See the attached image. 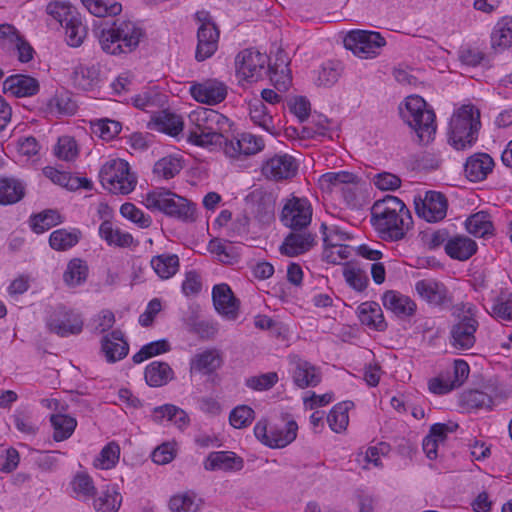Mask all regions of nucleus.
Here are the masks:
<instances>
[{"mask_svg":"<svg viewBox=\"0 0 512 512\" xmlns=\"http://www.w3.org/2000/svg\"><path fill=\"white\" fill-rule=\"evenodd\" d=\"M169 136L180 140L186 138L188 143L202 148L213 149L224 145V152L231 158L241 155H254L264 149V141L261 137L251 133H243L240 138L228 140L223 134L215 130H160Z\"/></svg>","mask_w":512,"mask_h":512,"instance_id":"nucleus-1","label":"nucleus"},{"mask_svg":"<svg viewBox=\"0 0 512 512\" xmlns=\"http://www.w3.org/2000/svg\"><path fill=\"white\" fill-rule=\"evenodd\" d=\"M371 223L381 239L396 242L405 237L413 220L401 199L387 195L372 206Z\"/></svg>","mask_w":512,"mask_h":512,"instance_id":"nucleus-2","label":"nucleus"},{"mask_svg":"<svg viewBox=\"0 0 512 512\" xmlns=\"http://www.w3.org/2000/svg\"><path fill=\"white\" fill-rule=\"evenodd\" d=\"M101 49L113 56L135 51L145 36L143 28L131 20H115L94 31Z\"/></svg>","mask_w":512,"mask_h":512,"instance_id":"nucleus-3","label":"nucleus"},{"mask_svg":"<svg viewBox=\"0 0 512 512\" xmlns=\"http://www.w3.org/2000/svg\"><path fill=\"white\" fill-rule=\"evenodd\" d=\"M145 206L151 211H159L182 222L196 219V206L188 199L164 188H157L146 194Z\"/></svg>","mask_w":512,"mask_h":512,"instance_id":"nucleus-4","label":"nucleus"},{"mask_svg":"<svg viewBox=\"0 0 512 512\" xmlns=\"http://www.w3.org/2000/svg\"><path fill=\"white\" fill-rule=\"evenodd\" d=\"M99 177L103 187L113 194H129L137 183L129 163L123 159L107 161L100 169Z\"/></svg>","mask_w":512,"mask_h":512,"instance_id":"nucleus-5","label":"nucleus"},{"mask_svg":"<svg viewBox=\"0 0 512 512\" xmlns=\"http://www.w3.org/2000/svg\"><path fill=\"white\" fill-rule=\"evenodd\" d=\"M47 9L64 28L67 44L79 47L86 38L87 28L77 11L69 5L60 3L49 4Z\"/></svg>","mask_w":512,"mask_h":512,"instance_id":"nucleus-6","label":"nucleus"},{"mask_svg":"<svg viewBox=\"0 0 512 512\" xmlns=\"http://www.w3.org/2000/svg\"><path fill=\"white\" fill-rule=\"evenodd\" d=\"M268 56L253 49L239 52L235 58L236 77L242 84L260 81L267 73Z\"/></svg>","mask_w":512,"mask_h":512,"instance_id":"nucleus-7","label":"nucleus"},{"mask_svg":"<svg viewBox=\"0 0 512 512\" xmlns=\"http://www.w3.org/2000/svg\"><path fill=\"white\" fill-rule=\"evenodd\" d=\"M344 47L362 59L374 58L380 54L386 45L384 37L379 32L367 30H352L343 40Z\"/></svg>","mask_w":512,"mask_h":512,"instance_id":"nucleus-8","label":"nucleus"},{"mask_svg":"<svg viewBox=\"0 0 512 512\" xmlns=\"http://www.w3.org/2000/svg\"><path fill=\"white\" fill-rule=\"evenodd\" d=\"M399 113L410 128H435L434 110L418 95L406 97L399 106Z\"/></svg>","mask_w":512,"mask_h":512,"instance_id":"nucleus-9","label":"nucleus"},{"mask_svg":"<svg viewBox=\"0 0 512 512\" xmlns=\"http://www.w3.org/2000/svg\"><path fill=\"white\" fill-rule=\"evenodd\" d=\"M199 24L197 31V47L195 58L201 62L210 58L218 48L219 30L212 21L210 14L206 11H199L195 15Z\"/></svg>","mask_w":512,"mask_h":512,"instance_id":"nucleus-10","label":"nucleus"},{"mask_svg":"<svg viewBox=\"0 0 512 512\" xmlns=\"http://www.w3.org/2000/svg\"><path fill=\"white\" fill-rule=\"evenodd\" d=\"M46 325L50 332L60 337L77 335L83 329L82 316L64 306L56 307L47 318Z\"/></svg>","mask_w":512,"mask_h":512,"instance_id":"nucleus-11","label":"nucleus"},{"mask_svg":"<svg viewBox=\"0 0 512 512\" xmlns=\"http://www.w3.org/2000/svg\"><path fill=\"white\" fill-rule=\"evenodd\" d=\"M281 222L293 231L306 228L312 219V207L306 198L293 196L288 199L281 211Z\"/></svg>","mask_w":512,"mask_h":512,"instance_id":"nucleus-12","label":"nucleus"},{"mask_svg":"<svg viewBox=\"0 0 512 512\" xmlns=\"http://www.w3.org/2000/svg\"><path fill=\"white\" fill-rule=\"evenodd\" d=\"M414 205L417 216L429 223L443 220L448 209L446 196L437 191H427L424 198H415Z\"/></svg>","mask_w":512,"mask_h":512,"instance_id":"nucleus-13","label":"nucleus"},{"mask_svg":"<svg viewBox=\"0 0 512 512\" xmlns=\"http://www.w3.org/2000/svg\"><path fill=\"white\" fill-rule=\"evenodd\" d=\"M478 320L472 315H463L450 329V345L459 351L471 349L476 342Z\"/></svg>","mask_w":512,"mask_h":512,"instance_id":"nucleus-14","label":"nucleus"},{"mask_svg":"<svg viewBox=\"0 0 512 512\" xmlns=\"http://www.w3.org/2000/svg\"><path fill=\"white\" fill-rule=\"evenodd\" d=\"M297 160L289 154H276L263 162L262 175L269 180L282 181L293 178L298 172Z\"/></svg>","mask_w":512,"mask_h":512,"instance_id":"nucleus-15","label":"nucleus"},{"mask_svg":"<svg viewBox=\"0 0 512 512\" xmlns=\"http://www.w3.org/2000/svg\"><path fill=\"white\" fill-rule=\"evenodd\" d=\"M414 289L420 299L433 307H445L451 304L450 293L444 283L433 279L416 281Z\"/></svg>","mask_w":512,"mask_h":512,"instance_id":"nucleus-16","label":"nucleus"},{"mask_svg":"<svg viewBox=\"0 0 512 512\" xmlns=\"http://www.w3.org/2000/svg\"><path fill=\"white\" fill-rule=\"evenodd\" d=\"M224 364L223 354L216 348H208L195 353L189 361L190 374L210 376Z\"/></svg>","mask_w":512,"mask_h":512,"instance_id":"nucleus-17","label":"nucleus"},{"mask_svg":"<svg viewBox=\"0 0 512 512\" xmlns=\"http://www.w3.org/2000/svg\"><path fill=\"white\" fill-rule=\"evenodd\" d=\"M212 301L215 310L227 320H235L239 315L240 302L226 283L212 288Z\"/></svg>","mask_w":512,"mask_h":512,"instance_id":"nucleus-18","label":"nucleus"},{"mask_svg":"<svg viewBox=\"0 0 512 512\" xmlns=\"http://www.w3.org/2000/svg\"><path fill=\"white\" fill-rule=\"evenodd\" d=\"M189 91L197 102L209 105L218 104L227 96V86L217 79H208L201 83L194 82Z\"/></svg>","mask_w":512,"mask_h":512,"instance_id":"nucleus-19","label":"nucleus"},{"mask_svg":"<svg viewBox=\"0 0 512 512\" xmlns=\"http://www.w3.org/2000/svg\"><path fill=\"white\" fill-rule=\"evenodd\" d=\"M290 363L292 380L298 388L315 387L321 382L319 369L310 362L295 356Z\"/></svg>","mask_w":512,"mask_h":512,"instance_id":"nucleus-20","label":"nucleus"},{"mask_svg":"<svg viewBox=\"0 0 512 512\" xmlns=\"http://www.w3.org/2000/svg\"><path fill=\"white\" fill-rule=\"evenodd\" d=\"M101 352L108 363H116L128 355L129 344L121 330H113L102 337Z\"/></svg>","mask_w":512,"mask_h":512,"instance_id":"nucleus-21","label":"nucleus"},{"mask_svg":"<svg viewBox=\"0 0 512 512\" xmlns=\"http://www.w3.org/2000/svg\"><path fill=\"white\" fill-rule=\"evenodd\" d=\"M494 166V160L489 154L478 152L466 159L464 173L470 182H481L492 173Z\"/></svg>","mask_w":512,"mask_h":512,"instance_id":"nucleus-22","label":"nucleus"},{"mask_svg":"<svg viewBox=\"0 0 512 512\" xmlns=\"http://www.w3.org/2000/svg\"><path fill=\"white\" fill-rule=\"evenodd\" d=\"M383 306L399 318H408L416 313L415 301L395 290H388L382 296Z\"/></svg>","mask_w":512,"mask_h":512,"instance_id":"nucleus-23","label":"nucleus"},{"mask_svg":"<svg viewBox=\"0 0 512 512\" xmlns=\"http://www.w3.org/2000/svg\"><path fill=\"white\" fill-rule=\"evenodd\" d=\"M289 57L283 51H278L273 64L269 66V76L275 89L285 93L292 83L291 71L289 69Z\"/></svg>","mask_w":512,"mask_h":512,"instance_id":"nucleus-24","label":"nucleus"},{"mask_svg":"<svg viewBox=\"0 0 512 512\" xmlns=\"http://www.w3.org/2000/svg\"><path fill=\"white\" fill-rule=\"evenodd\" d=\"M243 467L244 460L231 451L211 452L204 462V468L207 471L236 472L242 470Z\"/></svg>","mask_w":512,"mask_h":512,"instance_id":"nucleus-25","label":"nucleus"},{"mask_svg":"<svg viewBox=\"0 0 512 512\" xmlns=\"http://www.w3.org/2000/svg\"><path fill=\"white\" fill-rule=\"evenodd\" d=\"M73 85L83 91L93 90L100 81V67L97 64L79 63L73 69Z\"/></svg>","mask_w":512,"mask_h":512,"instance_id":"nucleus-26","label":"nucleus"},{"mask_svg":"<svg viewBox=\"0 0 512 512\" xmlns=\"http://www.w3.org/2000/svg\"><path fill=\"white\" fill-rule=\"evenodd\" d=\"M315 243V235L311 233L291 232L280 246V252L283 255L295 257L309 251Z\"/></svg>","mask_w":512,"mask_h":512,"instance_id":"nucleus-27","label":"nucleus"},{"mask_svg":"<svg viewBox=\"0 0 512 512\" xmlns=\"http://www.w3.org/2000/svg\"><path fill=\"white\" fill-rule=\"evenodd\" d=\"M3 88L16 97H29L39 91V82L34 77L18 74L8 77L3 83Z\"/></svg>","mask_w":512,"mask_h":512,"instance_id":"nucleus-28","label":"nucleus"},{"mask_svg":"<svg viewBox=\"0 0 512 512\" xmlns=\"http://www.w3.org/2000/svg\"><path fill=\"white\" fill-rule=\"evenodd\" d=\"M358 318L361 324L376 331H384L387 323L380 305L373 301L361 303L357 308Z\"/></svg>","mask_w":512,"mask_h":512,"instance_id":"nucleus-29","label":"nucleus"},{"mask_svg":"<svg viewBox=\"0 0 512 512\" xmlns=\"http://www.w3.org/2000/svg\"><path fill=\"white\" fill-rule=\"evenodd\" d=\"M190 120L199 129L230 126L229 119L226 116L210 108H199L190 115Z\"/></svg>","mask_w":512,"mask_h":512,"instance_id":"nucleus-30","label":"nucleus"},{"mask_svg":"<svg viewBox=\"0 0 512 512\" xmlns=\"http://www.w3.org/2000/svg\"><path fill=\"white\" fill-rule=\"evenodd\" d=\"M477 251V244L466 236H455L445 244V252L452 259L465 261L472 257Z\"/></svg>","mask_w":512,"mask_h":512,"instance_id":"nucleus-31","label":"nucleus"},{"mask_svg":"<svg viewBox=\"0 0 512 512\" xmlns=\"http://www.w3.org/2000/svg\"><path fill=\"white\" fill-rule=\"evenodd\" d=\"M480 126V110L472 104H464L457 108L450 118V128H478Z\"/></svg>","mask_w":512,"mask_h":512,"instance_id":"nucleus-32","label":"nucleus"},{"mask_svg":"<svg viewBox=\"0 0 512 512\" xmlns=\"http://www.w3.org/2000/svg\"><path fill=\"white\" fill-rule=\"evenodd\" d=\"M99 235L109 246L126 248L133 244V236L105 220L99 226Z\"/></svg>","mask_w":512,"mask_h":512,"instance_id":"nucleus-33","label":"nucleus"},{"mask_svg":"<svg viewBox=\"0 0 512 512\" xmlns=\"http://www.w3.org/2000/svg\"><path fill=\"white\" fill-rule=\"evenodd\" d=\"M146 383L151 387H161L174 378V371L163 361H153L145 368Z\"/></svg>","mask_w":512,"mask_h":512,"instance_id":"nucleus-34","label":"nucleus"},{"mask_svg":"<svg viewBox=\"0 0 512 512\" xmlns=\"http://www.w3.org/2000/svg\"><path fill=\"white\" fill-rule=\"evenodd\" d=\"M82 233L77 228L54 230L49 236V245L55 251H67L76 246Z\"/></svg>","mask_w":512,"mask_h":512,"instance_id":"nucleus-35","label":"nucleus"},{"mask_svg":"<svg viewBox=\"0 0 512 512\" xmlns=\"http://www.w3.org/2000/svg\"><path fill=\"white\" fill-rule=\"evenodd\" d=\"M25 195V185L16 178H0V205L19 202Z\"/></svg>","mask_w":512,"mask_h":512,"instance_id":"nucleus-36","label":"nucleus"},{"mask_svg":"<svg viewBox=\"0 0 512 512\" xmlns=\"http://www.w3.org/2000/svg\"><path fill=\"white\" fill-rule=\"evenodd\" d=\"M64 222V217L55 209H46L30 216L29 224L33 232L44 233Z\"/></svg>","mask_w":512,"mask_h":512,"instance_id":"nucleus-37","label":"nucleus"},{"mask_svg":"<svg viewBox=\"0 0 512 512\" xmlns=\"http://www.w3.org/2000/svg\"><path fill=\"white\" fill-rule=\"evenodd\" d=\"M298 426L295 421H289L282 427H270V441L267 446L270 448H283L295 440Z\"/></svg>","mask_w":512,"mask_h":512,"instance_id":"nucleus-38","label":"nucleus"},{"mask_svg":"<svg viewBox=\"0 0 512 512\" xmlns=\"http://www.w3.org/2000/svg\"><path fill=\"white\" fill-rule=\"evenodd\" d=\"M491 46L495 51H503L512 46V18L499 20L491 34Z\"/></svg>","mask_w":512,"mask_h":512,"instance_id":"nucleus-39","label":"nucleus"},{"mask_svg":"<svg viewBox=\"0 0 512 512\" xmlns=\"http://www.w3.org/2000/svg\"><path fill=\"white\" fill-rule=\"evenodd\" d=\"M122 503V496L115 485H106L101 494L94 500L97 512H117Z\"/></svg>","mask_w":512,"mask_h":512,"instance_id":"nucleus-40","label":"nucleus"},{"mask_svg":"<svg viewBox=\"0 0 512 512\" xmlns=\"http://www.w3.org/2000/svg\"><path fill=\"white\" fill-rule=\"evenodd\" d=\"M354 406L351 401L336 404L327 415V422L332 431L341 433L346 430L349 423V410Z\"/></svg>","mask_w":512,"mask_h":512,"instance_id":"nucleus-41","label":"nucleus"},{"mask_svg":"<svg viewBox=\"0 0 512 512\" xmlns=\"http://www.w3.org/2000/svg\"><path fill=\"white\" fill-rule=\"evenodd\" d=\"M150 264L161 279H169L178 271L179 258L175 254H161L154 256Z\"/></svg>","mask_w":512,"mask_h":512,"instance_id":"nucleus-42","label":"nucleus"},{"mask_svg":"<svg viewBox=\"0 0 512 512\" xmlns=\"http://www.w3.org/2000/svg\"><path fill=\"white\" fill-rule=\"evenodd\" d=\"M50 422L54 429L53 438L57 442L68 439L77 426L75 418L64 414L51 415Z\"/></svg>","mask_w":512,"mask_h":512,"instance_id":"nucleus-43","label":"nucleus"},{"mask_svg":"<svg viewBox=\"0 0 512 512\" xmlns=\"http://www.w3.org/2000/svg\"><path fill=\"white\" fill-rule=\"evenodd\" d=\"M460 404L468 412L479 409H490L493 399L490 395L479 390H470L462 394Z\"/></svg>","mask_w":512,"mask_h":512,"instance_id":"nucleus-44","label":"nucleus"},{"mask_svg":"<svg viewBox=\"0 0 512 512\" xmlns=\"http://www.w3.org/2000/svg\"><path fill=\"white\" fill-rule=\"evenodd\" d=\"M182 159L178 155H168L159 159L153 168L154 174L163 179H171L182 170Z\"/></svg>","mask_w":512,"mask_h":512,"instance_id":"nucleus-45","label":"nucleus"},{"mask_svg":"<svg viewBox=\"0 0 512 512\" xmlns=\"http://www.w3.org/2000/svg\"><path fill=\"white\" fill-rule=\"evenodd\" d=\"M87 276L88 266L85 261L74 258L68 262L63 279L68 286L75 287L84 283Z\"/></svg>","mask_w":512,"mask_h":512,"instance_id":"nucleus-46","label":"nucleus"},{"mask_svg":"<svg viewBox=\"0 0 512 512\" xmlns=\"http://www.w3.org/2000/svg\"><path fill=\"white\" fill-rule=\"evenodd\" d=\"M488 312L495 319L512 322V293L501 292L493 299Z\"/></svg>","mask_w":512,"mask_h":512,"instance_id":"nucleus-47","label":"nucleus"},{"mask_svg":"<svg viewBox=\"0 0 512 512\" xmlns=\"http://www.w3.org/2000/svg\"><path fill=\"white\" fill-rule=\"evenodd\" d=\"M467 231L475 237H485L492 233L493 225L489 215L485 212H478L466 220Z\"/></svg>","mask_w":512,"mask_h":512,"instance_id":"nucleus-48","label":"nucleus"},{"mask_svg":"<svg viewBox=\"0 0 512 512\" xmlns=\"http://www.w3.org/2000/svg\"><path fill=\"white\" fill-rule=\"evenodd\" d=\"M209 251L224 264H233L237 262L239 254L236 248L230 243L220 239H213L208 244Z\"/></svg>","mask_w":512,"mask_h":512,"instance_id":"nucleus-49","label":"nucleus"},{"mask_svg":"<svg viewBox=\"0 0 512 512\" xmlns=\"http://www.w3.org/2000/svg\"><path fill=\"white\" fill-rule=\"evenodd\" d=\"M320 182L322 185L326 184L330 190L338 192L343 186L359 182V178L348 171L327 172L321 176Z\"/></svg>","mask_w":512,"mask_h":512,"instance_id":"nucleus-50","label":"nucleus"},{"mask_svg":"<svg viewBox=\"0 0 512 512\" xmlns=\"http://www.w3.org/2000/svg\"><path fill=\"white\" fill-rule=\"evenodd\" d=\"M170 350L171 346L168 340L160 339L152 341L143 345L141 349L133 355L132 361L135 364H140L151 357L169 352Z\"/></svg>","mask_w":512,"mask_h":512,"instance_id":"nucleus-51","label":"nucleus"},{"mask_svg":"<svg viewBox=\"0 0 512 512\" xmlns=\"http://www.w3.org/2000/svg\"><path fill=\"white\" fill-rule=\"evenodd\" d=\"M87 10L96 17L116 16L121 13L122 5L105 0H81Z\"/></svg>","mask_w":512,"mask_h":512,"instance_id":"nucleus-52","label":"nucleus"},{"mask_svg":"<svg viewBox=\"0 0 512 512\" xmlns=\"http://www.w3.org/2000/svg\"><path fill=\"white\" fill-rule=\"evenodd\" d=\"M478 139V130H449L448 143L456 150L471 148Z\"/></svg>","mask_w":512,"mask_h":512,"instance_id":"nucleus-53","label":"nucleus"},{"mask_svg":"<svg viewBox=\"0 0 512 512\" xmlns=\"http://www.w3.org/2000/svg\"><path fill=\"white\" fill-rule=\"evenodd\" d=\"M120 456V447L115 442L105 445L94 460V466L100 469H111L116 465Z\"/></svg>","mask_w":512,"mask_h":512,"instance_id":"nucleus-54","label":"nucleus"},{"mask_svg":"<svg viewBox=\"0 0 512 512\" xmlns=\"http://www.w3.org/2000/svg\"><path fill=\"white\" fill-rule=\"evenodd\" d=\"M71 486L77 496L84 499L94 496L96 490L92 478L84 472H79L74 476Z\"/></svg>","mask_w":512,"mask_h":512,"instance_id":"nucleus-55","label":"nucleus"},{"mask_svg":"<svg viewBox=\"0 0 512 512\" xmlns=\"http://www.w3.org/2000/svg\"><path fill=\"white\" fill-rule=\"evenodd\" d=\"M47 108L53 115H71L75 112L76 105L67 95L59 94L48 101Z\"/></svg>","mask_w":512,"mask_h":512,"instance_id":"nucleus-56","label":"nucleus"},{"mask_svg":"<svg viewBox=\"0 0 512 512\" xmlns=\"http://www.w3.org/2000/svg\"><path fill=\"white\" fill-rule=\"evenodd\" d=\"M255 412L247 405L235 407L229 415L230 424L236 429H242L249 426L254 420Z\"/></svg>","mask_w":512,"mask_h":512,"instance_id":"nucleus-57","label":"nucleus"},{"mask_svg":"<svg viewBox=\"0 0 512 512\" xmlns=\"http://www.w3.org/2000/svg\"><path fill=\"white\" fill-rule=\"evenodd\" d=\"M276 372H268L245 379V386L254 391H266L271 389L278 382Z\"/></svg>","mask_w":512,"mask_h":512,"instance_id":"nucleus-58","label":"nucleus"},{"mask_svg":"<svg viewBox=\"0 0 512 512\" xmlns=\"http://www.w3.org/2000/svg\"><path fill=\"white\" fill-rule=\"evenodd\" d=\"M169 507L172 512H197L199 504L194 495L184 493L173 496L170 499Z\"/></svg>","mask_w":512,"mask_h":512,"instance_id":"nucleus-59","label":"nucleus"},{"mask_svg":"<svg viewBox=\"0 0 512 512\" xmlns=\"http://www.w3.org/2000/svg\"><path fill=\"white\" fill-rule=\"evenodd\" d=\"M120 213L121 215L136 223L141 228H147L151 225V218L148 215H145L142 210L137 208L132 203H124L120 207Z\"/></svg>","mask_w":512,"mask_h":512,"instance_id":"nucleus-60","label":"nucleus"},{"mask_svg":"<svg viewBox=\"0 0 512 512\" xmlns=\"http://www.w3.org/2000/svg\"><path fill=\"white\" fill-rule=\"evenodd\" d=\"M340 73L341 67L338 63H324L318 72L317 84L322 86H331L338 81Z\"/></svg>","mask_w":512,"mask_h":512,"instance_id":"nucleus-61","label":"nucleus"},{"mask_svg":"<svg viewBox=\"0 0 512 512\" xmlns=\"http://www.w3.org/2000/svg\"><path fill=\"white\" fill-rule=\"evenodd\" d=\"M78 154L76 141L68 136L60 137L55 147V155L62 160L71 161Z\"/></svg>","mask_w":512,"mask_h":512,"instance_id":"nucleus-62","label":"nucleus"},{"mask_svg":"<svg viewBox=\"0 0 512 512\" xmlns=\"http://www.w3.org/2000/svg\"><path fill=\"white\" fill-rule=\"evenodd\" d=\"M202 281L200 275L194 271H188L182 282L181 290L186 297L196 296L201 292Z\"/></svg>","mask_w":512,"mask_h":512,"instance_id":"nucleus-63","label":"nucleus"},{"mask_svg":"<svg viewBox=\"0 0 512 512\" xmlns=\"http://www.w3.org/2000/svg\"><path fill=\"white\" fill-rule=\"evenodd\" d=\"M288 108L300 122H303L310 113V102L306 97L293 96L288 99Z\"/></svg>","mask_w":512,"mask_h":512,"instance_id":"nucleus-64","label":"nucleus"}]
</instances>
